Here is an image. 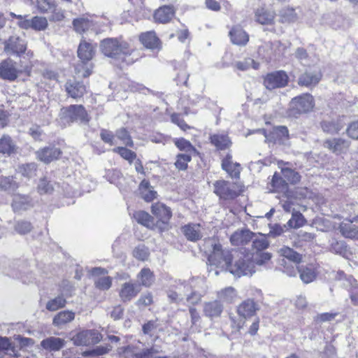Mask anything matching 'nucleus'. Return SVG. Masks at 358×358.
Instances as JSON below:
<instances>
[{
	"mask_svg": "<svg viewBox=\"0 0 358 358\" xmlns=\"http://www.w3.org/2000/svg\"><path fill=\"white\" fill-rule=\"evenodd\" d=\"M282 258L279 259V269L289 277L297 274L296 264L301 261V255L289 247H283L280 250Z\"/></svg>",
	"mask_w": 358,
	"mask_h": 358,
	"instance_id": "obj_3",
	"label": "nucleus"
},
{
	"mask_svg": "<svg viewBox=\"0 0 358 358\" xmlns=\"http://www.w3.org/2000/svg\"><path fill=\"white\" fill-rule=\"evenodd\" d=\"M140 41L148 48L154 49L158 45L159 39L152 31L143 33L140 36Z\"/></svg>",
	"mask_w": 358,
	"mask_h": 358,
	"instance_id": "obj_42",
	"label": "nucleus"
},
{
	"mask_svg": "<svg viewBox=\"0 0 358 358\" xmlns=\"http://www.w3.org/2000/svg\"><path fill=\"white\" fill-rule=\"evenodd\" d=\"M259 310V304L253 299H248L238 305L237 313L241 317L248 319L254 316Z\"/></svg>",
	"mask_w": 358,
	"mask_h": 358,
	"instance_id": "obj_13",
	"label": "nucleus"
},
{
	"mask_svg": "<svg viewBox=\"0 0 358 358\" xmlns=\"http://www.w3.org/2000/svg\"><path fill=\"white\" fill-rule=\"evenodd\" d=\"M255 236V233L245 229L234 232L230 237V241L234 245H244L251 241Z\"/></svg>",
	"mask_w": 358,
	"mask_h": 358,
	"instance_id": "obj_23",
	"label": "nucleus"
},
{
	"mask_svg": "<svg viewBox=\"0 0 358 358\" xmlns=\"http://www.w3.org/2000/svg\"><path fill=\"white\" fill-rule=\"evenodd\" d=\"M11 207L14 213H20L34 207V201L28 194H15L13 196Z\"/></svg>",
	"mask_w": 358,
	"mask_h": 358,
	"instance_id": "obj_11",
	"label": "nucleus"
},
{
	"mask_svg": "<svg viewBox=\"0 0 358 358\" xmlns=\"http://www.w3.org/2000/svg\"><path fill=\"white\" fill-rule=\"evenodd\" d=\"M18 187L13 177L0 176V190L14 191Z\"/></svg>",
	"mask_w": 358,
	"mask_h": 358,
	"instance_id": "obj_47",
	"label": "nucleus"
},
{
	"mask_svg": "<svg viewBox=\"0 0 358 358\" xmlns=\"http://www.w3.org/2000/svg\"><path fill=\"white\" fill-rule=\"evenodd\" d=\"M223 309V304L218 300L206 302L203 304V314L211 320L220 317Z\"/></svg>",
	"mask_w": 358,
	"mask_h": 358,
	"instance_id": "obj_21",
	"label": "nucleus"
},
{
	"mask_svg": "<svg viewBox=\"0 0 358 358\" xmlns=\"http://www.w3.org/2000/svg\"><path fill=\"white\" fill-rule=\"evenodd\" d=\"M7 52H11L13 54L20 55L24 53L27 49L25 41L17 36H10L5 48Z\"/></svg>",
	"mask_w": 358,
	"mask_h": 358,
	"instance_id": "obj_22",
	"label": "nucleus"
},
{
	"mask_svg": "<svg viewBox=\"0 0 358 358\" xmlns=\"http://www.w3.org/2000/svg\"><path fill=\"white\" fill-rule=\"evenodd\" d=\"M75 318V313L71 310H63L58 313L52 320V324L55 327H61L73 321Z\"/></svg>",
	"mask_w": 358,
	"mask_h": 358,
	"instance_id": "obj_38",
	"label": "nucleus"
},
{
	"mask_svg": "<svg viewBox=\"0 0 358 358\" xmlns=\"http://www.w3.org/2000/svg\"><path fill=\"white\" fill-rule=\"evenodd\" d=\"M236 66L241 71L248 70L250 67L257 69L259 68V64L251 58H247L243 62H236Z\"/></svg>",
	"mask_w": 358,
	"mask_h": 358,
	"instance_id": "obj_59",
	"label": "nucleus"
},
{
	"mask_svg": "<svg viewBox=\"0 0 358 358\" xmlns=\"http://www.w3.org/2000/svg\"><path fill=\"white\" fill-rule=\"evenodd\" d=\"M100 138L106 143L110 145L115 144V134L106 129H102L100 131Z\"/></svg>",
	"mask_w": 358,
	"mask_h": 358,
	"instance_id": "obj_62",
	"label": "nucleus"
},
{
	"mask_svg": "<svg viewBox=\"0 0 358 358\" xmlns=\"http://www.w3.org/2000/svg\"><path fill=\"white\" fill-rule=\"evenodd\" d=\"M41 345L45 350L50 351L59 350L64 345V341L62 338L57 337H49L43 339L41 342Z\"/></svg>",
	"mask_w": 358,
	"mask_h": 358,
	"instance_id": "obj_36",
	"label": "nucleus"
},
{
	"mask_svg": "<svg viewBox=\"0 0 358 358\" xmlns=\"http://www.w3.org/2000/svg\"><path fill=\"white\" fill-rule=\"evenodd\" d=\"M296 20V15L293 8H285L280 12V21L282 23H290Z\"/></svg>",
	"mask_w": 358,
	"mask_h": 358,
	"instance_id": "obj_56",
	"label": "nucleus"
},
{
	"mask_svg": "<svg viewBox=\"0 0 358 358\" xmlns=\"http://www.w3.org/2000/svg\"><path fill=\"white\" fill-rule=\"evenodd\" d=\"M324 147L338 155L345 154L350 147V141L342 138H333L324 142Z\"/></svg>",
	"mask_w": 358,
	"mask_h": 358,
	"instance_id": "obj_15",
	"label": "nucleus"
},
{
	"mask_svg": "<svg viewBox=\"0 0 358 358\" xmlns=\"http://www.w3.org/2000/svg\"><path fill=\"white\" fill-rule=\"evenodd\" d=\"M341 234L348 238L358 239V227L351 221L343 222L339 225Z\"/></svg>",
	"mask_w": 358,
	"mask_h": 358,
	"instance_id": "obj_33",
	"label": "nucleus"
},
{
	"mask_svg": "<svg viewBox=\"0 0 358 358\" xmlns=\"http://www.w3.org/2000/svg\"><path fill=\"white\" fill-rule=\"evenodd\" d=\"M33 3L41 13L55 11L56 4L54 0H35Z\"/></svg>",
	"mask_w": 358,
	"mask_h": 358,
	"instance_id": "obj_45",
	"label": "nucleus"
},
{
	"mask_svg": "<svg viewBox=\"0 0 358 358\" xmlns=\"http://www.w3.org/2000/svg\"><path fill=\"white\" fill-rule=\"evenodd\" d=\"M342 286L349 292L351 303L358 306V283L352 275L345 276L342 280Z\"/></svg>",
	"mask_w": 358,
	"mask_h": 358,
	"instance_id": "obj_17",
	"label": "nucleus"
},
{
	"mask_svg": "<svg viewBox=\"0 0 358 358\" xmlns=\"http://www.w3.org/2000/svg\"><path fill=\"white\" fill-rule=\"evenodd\" d=\"M204 247L206 252L208 253L210 273L213 271L212 266H215L217 268L223 265L226 266L231 274L238 278L243 275H252L255 272V262L249 257L236 250H223L222 245L215 239L206 240Z\"/></svg>",
	"mask_w": 358,
	"mask_h": 358,
	"instance_id": "obj_1",
	"label": "nucleus"
},
{
	"mask_svg": "<svg viewBox=\"0 0 358 358\" xmlns=\"http://www.w3.org/2000/svg\"><path fill=\"white\" fill-rule=\"evenodd\" d=\"M14 229L17 233L23 235L31 231L32 224L26 220H18L15 222Z\"/></svg>",
	"mask_w": 358,
	"mask_h": 358,
	"instance_id": "obj_53",
	"label": "nucleus"
},
{
	"mask_svg": "<svg viewBox=\"0 0 358 358\" xmlns=\"http://www.w3.org/2000/svg\"><path fill=\"white\" fill-rule=\"evenodd\" d=\"M231 42L239 46H245L248 41V34L240 27H234L229 31Z\"/></svg>",
	"mask_w": 358,
	"mask_h": 358,
	"instance_id": "obj_27",
	"label": "nucleus"
},
{
	"mask_svg": "<svg viewBox=\"0 0 358 358\" xmlns=\"http://www.w3.org/2000/svg\"><path fill=\"white\" fill-rule=\"evenodd\" d=\"M321 78L322 74L320 72L306 71L299 76L298 85L306 87H315Z\"/></svg>",
	"mask_w": 358,
	"mask_h": 358,
	"instance_id": "obj_19",
	"label": "nucleus"
},
{
	"mask_svg": "<svg viewBox=\"0 0 358 358\" xmlns=\"http://www.w3.org/2000/svg\"><path fill=\"white\" fill-rule=\"evenodd\" d=\"M96 46L85 41H82L78 48V56L83 62L92 59L95 53Z\"/></svg>",
	"mask_w": 358,
	"mask_h": 358,
	"instance_id": "obj_26",
	"label": "nucleus"
},
{
	"mask_svg": "<svg viewBox=\"0 0 358 358\" xmlns=\"http://www.w3.org/2000/svg\"><path fill=\"white\" fill-rule=\"evenodd\" d=\"M38 192L39 194H51L53 190V185L46 178H41L38 185Z\"/></svg>",
	"mask_w": 358,
	"mask_h": 358,
	"instance_id": "obj_54",
	"label": "nucleus"
},
{
	"mask_svg": "<svg viewBox=\"0 0 358 358\" xmlns=\"http://www.w3.org/2000/svg\"><path fill=\"white\" fill-rule=\"evenodd\" d=\"M151 212L159 220V221L165 224L169 223L172 217L171 208L160 202H157L152 205Z\"/></svg>",
	"mask_w": 358,
	"mask_h": 358,
	"instance_id": "obj_18",
	"label": "nucleus"
},
{
	"mask_svg": "<svg viewBox=\"0 0 358 358\" xmlns=\"http://www.w3.org/2000/svg\"><path fill=\"white\" fill-rule=\"evenodd\" d=\"M344 124L342 119L338 118L336 120L323 121L321 123V127L324 132L335 134L343 128Z\"/></svg>",
	"mask_w": 358,
	"mask_h": 358,
	"instance_id": "obj_35",
	"label": "nucleus"
},
{
	"mask_svg": "<svg viewBox=\"0 0 358 358\" xmlns=\"http://www.w3.org/2000/svg\"><path fill=\"white\" fill-rule=\"evenodd\" d=\"M133 218L140 224L151 228L154 224V218L144 210L135 211L133 214Z\"/></svg>",
	"mask_w": 358,
	"mask_h": 358,
	"instance_id": "obj_39",
	"label": "nucleus"
},
{
	"mask_svg": "<svg viewBox=\"0 0 358 358\" xmlns=\"http://www.w3.org/2000/svg\"><path fill=\"white\" fill-rule=\"evenodd\" d=\"M271 185L278 192L286 191L288 188L287 182L279 174L275 173L271 180Z\"/></svg>",
	"mask_w": 358,
	"mask_h": 358,
	"instance_id": "obj_50",
	"label": "nucleus"
},
{
	"mask_svg": "<svg viewBox=\"0 0 358 358\" xmlns=\"http://www.w3.org/2000/svg\"><path fill=\"white\" fill-rule=\"evenodd\" d=\"M255 132L263 135L265 138V142L273 140L274 143L285 144L289 138V130L285 126L275 127L273 129V131L270 133L269 136L267 135L266 131L265 129H257L255 131Z\"/></svg>",
	"mask_w": 358,
	"mask_h": 358,
	"instance_id": "obj_9",
	"label": "nucleus"
},
{
	"mask_svg": "<svg viewBox=\"0 0 358 358\" xmlns=\"http://www.w3.org/2000/svg\"><path fill=\"white\" fill-rule=\"evenodd\" d=\"M32 29L35 31H43L48 25V20L44 17L35 16L32 17Z\"/></svg>",
	"mask_w": 358,
	"mask_h": 358,
	"instance_id": "obj_55",
	"label": "nucleus"
},
{
	"mask_svg": "<svg viewBox=\"0 0 358 358\" xmlns=\"http://www.w3.org/2000/svg\"><path fill=\"white\" fill-rule=\"evenodd\" d=\"M348 136L355 140H358V120L350 123L346 129Z\"/></svg>",
	"mask_w": 358,
	"mask_h": 358,
	"instance_id": "obj_64",
	"label": "nucleus"
},
{
	"mask_svg": "<svg viewBox=\"0 0 358 358\" xmlns=\"http://www.w3.org/2000/svg\"><path fill=\"white\" fill-rule=\"evenodd\" d=\"M137 278L141 281L140 286L143 285L145 287H150L155 281V275L149 268H142Z\"/></svg>",
	"mask_w": 358,
	"mask_h": 358,
	"instance_id": "obj_40",
	"label": "nucleus"
},
{
	"mask_svg": "<svg viewBox=\"0 0 358 358\" xmlns=\"http://www.w3.org/2000/svg\"><path fill=\"white\" fill-rule=\"evenodd\" d=\"M158 353V350L154 347L144 348L142 350L134 354L135 358H151L155 354Z\"/></svg>",
	"mask_w": 358,
	"mask_h": 358,
	"instance_id": "obj_63",
	"label": "nucleus"
},
{
	"mask_svg": "<svg viewBox=\"0 0 358 358\" xmlns=\"http://www.w3.org/2000/svg\"><path fill=\"white\" fill-rule=\"evenodd\" d=\"M140 291V285H138L137 283H132L131 282H127L122 285L119 292V296L121 299V301L125 303L130 301L132 299L136 297Z\"/></svg>",
	"mask_w": 358,
	"mask_h": 358,
	"instance_id": "obj_14",
	"label": "nucleus"
},
{
	"mask_svg": "<svg viewBox=\"0 0 358 358\" xmlns=\"http://www.w3.org/2000/svg\"><path fill=\"white\" fill-rule=\"evenodd\" d=\"M210 141L217 150H228L232 145L231 140L227 134H215L210 135Z\"/></svg>",
	"mask_w": 358,
	"mask_h": 358,
	"instance_id": "obj_24",
	"label": "nucleus"
},
{
	"mask_svg": "<svg viewBox=\"0 0 358 358\" xmlns=\"http://www.w3.org/2000/svg\"><path fill=\"white\" fill-rule=\"evenodd\" d=\"M296 268L301 280L306 284L313 282L316 278L317 273L312 266H296Z\"/></svg>",
	"mask_w": 358,
	"mask_h": 358,
	"instance_id": "obj_34",
	"label": "nucleus"
},
{
	"mask_svg": "<svg viewBox=\"0 0 358 358\" xmlns=\"http://www.w3.org/2000/svg\"><path fill=\"white\" fill-rule=\"evenodd\" d=\"M282 173L287 182L292 184H296L300 181L301 176L299 173L289 167L282 168Z\"/></svg>",
	"mask_w": 358,
	"mask_h": 358,
	"instance_id": "obj_51",
	"label": "nucleus"
},
{
	"mask_svg": "<svg viewBox=\"0 0 358 358\" xmlns=\"http://www.w3.org/2000/svg\"><path fill=\"white\" fill-rule=\"evenodd\" d=\"M149 255L148 248L143 244H139L133 250V256L140 261L147 260Z\"/></svg>",
	"mask_w": 358,
	"mask_h": 358,
	"instance_id": "obj_52",
	"label": "nucleus"
},
{
	"mask_svg": "<svg viewBox=\"0 0 358 358\" xmlns=\"http://www.w3.org/2000/svg\"><path fill=\"white\" fill-rule=\"evenodd\" d=\"M329 249L331 252L341 255L345 259H350L352 255V252L346 243L336 238L329 240Z\"/></svg>",
	"mask_w": 358,
	"mask_h": 358,
	"instance_id": "obj_16",
	"label": "nucleus"
},
{
	"mask_svg": "<svg viewBox=\"0 0 358 358\" xmlns=\"http://www.w3.org/2000/svg\"><path fill=\"white\" fill-rule=\"evenodd\" d=\"M306 222L303 215L298 211L292 213L291 219L287 222V225L291 228H299Z\"/></svg>",
	"mask_w": 358,
	"mask_h": 358,
	"instance_id": "obj_49",
	"label": "nucleus"
},
{
	"mask_svg": "<svg viewBox=\"0 0 358 358\" xmlns=\"http://www.w3.org/2000/svg\"><path fill=\"white\" fill-rule=\"evenodd\" d=\"M100 48L106 56L120 59L127 65L134 62V59L130 57L133 50L126 41L113 38H106L101 41Z\"/></svg>",
	"mask_w": 358,
	"mask_h": 358,
	"instance_id": "obj_2",
	"label": "nucleus"
},
{
	"mask_svg": "<svg viewBox=\"0 0 358 358\" xmlns=\"http://www.w3.org/2000/svg\"><path fill=\"white\" fill-rule=\"evenodd\" d=\"M20 171L23 176L28 178H32L36 175V165L34 163L22 165L20 167Z\"/></svg>",
	"mask_w": 358,
	"mask_h": 358,
	"instance_id": "obj_58",
	"label": "nucleus"
},
{
	"mask_svg": "<svg viewBox=\"0 0 358 358\" xmlns=\"http://www.w3.org/2000/svg\"><path fill=\"white\" fill-rule=\"evenodd\" d=\"M17 147L11 137L3 135L0 138V153L3 155H15L17 153Z\"/></svg>",
	"mask_w": 358,
	"mask_h": 358,
	"instance_id": "obj_32",
	"label": "nucleus"
},
{
	"mask_svg": "<svg viewBox=\"0 0 358 358\" xmlns=\"http://www.w3.org/2000/svg\"><path fill=\"white\" fill-rule=\"evenodd\" d=\"M66 303V299L62 295H59L47 302L46 309L49 311H56L59 308H64Z\"/></svg>",
	"mask_w": 358,
	"mask_h": 358,
	"instance_id": "obj_46",
	"label": "nucleus"
},
{
	"mask_svg": "<svg viewBox=\"0 0 358 358\" xmlns=\"http://www.w3.org/2000/svg\"><path fill=\"white\" fill-rule=\"evenodd\" d=\"M113 279L110 276L97 277L94 283L96 289L102 291L108 290L112 286Z\"/></svg>",
	"mask_w": 358,
	"mask_h": 358,
	"instance_id": "obj_48",
	"label": "nucleus"
},
{
	"mask_svg": "<svg viewBox=\"0 0 358 358\" xmlns=\"http://www.w3.org/2000/svg\"><path fill=\"white\" fill-rule=\"evenodd\" d=\"M289 77L284 71H277L268 73L264 79V85L271 90L282 88L288 84Z\"/></svg>",
	"mask_w": 358,
	"mask_h": 358,
	"instance_id": "obj_8",
	"label": "nucleus"
},
{
	"mask_svg": "<svg viewBox=\"0 0 358 358\" xmlns=\"http://www.w3.org/2000/svg\"><path fill=\"white\" fill-rule=\"evenodd\" d=\"M115 137L120 141L126 147L133 148L134 141L129 132V131L124 128L121 127L115 131Z\"/></svg>",
	"mask_w": 358,
	"mask_h": 358,
	"instance_id": "obj_44",
	"label": "nucleus"
},
{
	"mask_svg": "<svg viewBox=\"0 0 358 358\" xmlns=\"http://www.w3.org/2000/svg\"><path fill=\"white\" fill-rule=\"evenodd\" d=\"M252 241V250L257 253L260 252L269 246V242L265 235L259 234L257 235L251 240Z\"/></svg>",
	"mask_w": 358,
	"mask_h": 358,
	"instance_id": "obj_41",
	"label": "nucleus"
},
{
	"mask_svg": "<svg viewBox=\"0 0 358 358\" xmlns=\"http://www.w3.org/2000/svg\"><path fill=\"white\" fill-rule=\"evenodd\" d=\"M171 286L176 289V292L179 296L185 301L187 293L191 291V285L186 281H182L180 280H174L173 283Z\"/></svg>",
	"mask_w": 358,
	"mask_h": 358,
	"instance_id": "obj_43",
	"label": "nucleus"
},
{
	"mask_svg": "<svg viewBox=\"0 0 358 358\" xmlns=\"http://www.w3.org/2000/svg\"><path fill=\"white\" fill-rule=\"evenodd\" d=\"M213 192L221 199L232 200L238 196L235 185L228 181L217 180L213 183Z\"/></svg>",
	"mask_w": 358,
	"mask_h": 358,
	"instance_id": "obj_6",
	"label": "nucleus"
},
{
	"mask_svg": "<svg viewBox=\"0 0 358 358\" xmlns=\"http://www.w3.org/2000/svg\"><path fill=\"white\" fill-rule=\"evenodd\" d=\"M60 117L67 123L80 121L87 124L90 121L87 113L82 105H71L62 108Z\"/></svg>",
	"mask_w": 358,
	"mask_h": 358,
	"instance_id": "obj_5",
	"label": "nucleus"
},
{
	"mask_svg": "<svg viewBox=\"0 0 358 358\" xmlns=\"http://www.w3.org/2000/svg\"><path fill=\"white\" fill-rule=\"evenodd\" d=\"M236 296V291L233 287H227L222 290L220 293V298L227 303H231Z\"/></svg>",
	"mask_w": 358,
	"mask_h": 358,
	"instance_id": "obj_61",
	"label": "nucleus"
},
{
	"mask_svg": "<svg viewBox=\"0 0 358 358\" xmlns=\"http://www.w3.org/2000/svg\"><path fill=\"white\" fill-rule=\"evenodd\" d=\"M20 71L16 67V63L10 59H7L0 63V77L10 81L15 80Z\"/></svg>",
	"mask_w": 358,
	"mask_h": 358,
	"instance_id": "obj_12",
	"label": "nucleus"
},
{
	"mask_svg": "<svg viewBox=\"0 0 358 358\" xmlns=\"http://www.w3.org/2000/svg\"><path fill=\"white\" fill-rule=\"evenodd\" d=\"M174 15L175 10L173 6H163L155 10L154 18L157 22L165 24L170 22Z\"/></svg>",
	"mask_w": 358,
	"mask_h": 358,
	"instance_id": "obj_25",
	"label": "nucleus"
},
{
	"mask_svg": "<svg viewBox=\"0 0 358 358\" xmlns=\"http://www.w3.org/2000/svg\"><path fill=\"white\" fill-rule=\"evenodd\" d=\"M62 152L59 148L55 146H48L43 148L40 152V157H59Z\"/></svg>",
	"mask_w": 358,
	"mask_h": 358,
	"instance_id": "obj_60",
	"label": "nucleus"
},
{
	"mask_svg": "<svg viewBox=\"0 0 358 358\" xmlns=\"http://www.w3.org/2000/svg\"><path fill=\"white\" fill-rule=\"evenodd\" d=\"M176 146L185 154H178L176 157H190V155H199V151L192 145V143L183 138H180L174 141Z\"/></svg>",
	"mask_w": 358,
	"mask_h": 358,
	"instance_id": "obj_30",
	"label": "nucleus"
},
{
	"mask_svg": "<svg viewBox=\"0 0 358 358\" xmlns=\"http://www.w3.org/2000/svg\"><path fill=\"white\" fill-rule=\"evenodd\" d=\"M65 87L68 94L73 99L80 98L86 92L85 85L78 81H68Z\"/></svg>",
	"mask_w": 358,
	"mask_h": 358,
	"instance_id": "obj_29",
	"label": "nucleus"
},
{
	"mask_svg": "<svg viewBox=\"0 0 358 358\" xmlns=\"http://www.w3.org/2000/svg\"><path fill=\"white\" fill-rule=\"evenodd\" d=\"M181 231L185 238L192 242L201 240L203 237L200 224L189 223L182 227Z\"/></svg>",
	"mask_w": 358,
	"mask_h": 358,
	"instance_id": "obj_20",
	"label": "nucleus"
},
{
	"mask_svg": "<svg viewBox=\"0 0 358 358\" xmlns=\"http://www.w3.org/2000/svg\"><path fill=\"white\" fill-rule=\"evenodd\" d=\"M315 106L313 96L308 93L303 94L293 98L289 103L290 114L294 116L306 113L313 110Z\"/></svg>",
	"mask_w": 358,
	"mask_h": 358,
	"instance_id": "obj_4",
	"label": "nucleus"
},
{
	"mask_svg": "<svg viewBox=\"0 0 358 358\" xmlns=\"http://www.w3.org/2000/svg\"><path fill=\"white\" fill-rule=\"evenodd\" d=\"M288 46L280 41H268L264 43L259 48V53L270 59L282 56Z\"/></svg>",
	"mask_w": 358,
	"mask_h": 358,
	"instance_id": "obj_7",
	"label": "nucleus"
},
{
	"mask_svg": "<svg viewBox=\"0 0 358 358\" xmlns=\"http://www.w3.org/2000/svg\"><path fill=\"white\" fill-rule=\"evenodd\" d=\"M275 13L265 8L257 9L255 12V20L262 24H271L273 22Z\"/></svg>",
	"mask_w": 358,
	"mask_h": 358,
	"instance_id": "obj_37",
	"label": "nucleus"
},
{
	"mask_svg": "<svg viewBox=\"0 0 358 358\" xmlns=\"http://www.w3.org/2000/svg\"><path fill=\"white\" fill-rule=\"evenodd\" d=\"M231 158H223L222 168L231 178H239L241 170V164L238 162H233Z\"/></svg>",
	"mask_w": 358,
	"mask_h": 358,
	"instance_id": "obj_31",
	"label": "nucleus"
},
{
	"mask_svg": "<svg viewBox=\"0 0 358 358\" xmlns=\"http://www.w3.org/2000/svg\"><path fill=\"white\" fill-rule=\"evenodd\" d=\"M73 24L76 32L80 34L85 31L90 27V21L84 18L74 20Z\"/></svg>",
	"mask_w": 358,
	"mask_h": 358,
	"instance_id": "obj_57",
	"label": "nucleus"
},
{
	"mask_svg": "<svg viewBox=\"0 0 358 358\" xmlns=\"http://www.w3.org/2000/svg\"><path fill=\"white\" fill-rule=\"evenodd\" d=\"M138 191L141 197L146 202L152 201L157 196V192L154 190L150 182L145 179L141 182Z\"/></svg>",
	"mask_w": 358,
	"mask_h": 358,
	"instance_id": "obj_28",
	"label": "nucleus"
},
{
	"mask_svg": "<svg viewBox=\"0 0 358 358\" xmlns=\"http://www.w3.org/2000/svg\"><path fill=\"white\" fill-rule=\"evenodd\" d=\"M101 339V335L96 330H85L78 333L73 338L76 345L88 346L98 343Z\"/></svg>",
	"mask_w": 358,
	"mask_h": 358,
	"instance_id": "obj_10",
	"label": "nucleus"
}]
</instances>
